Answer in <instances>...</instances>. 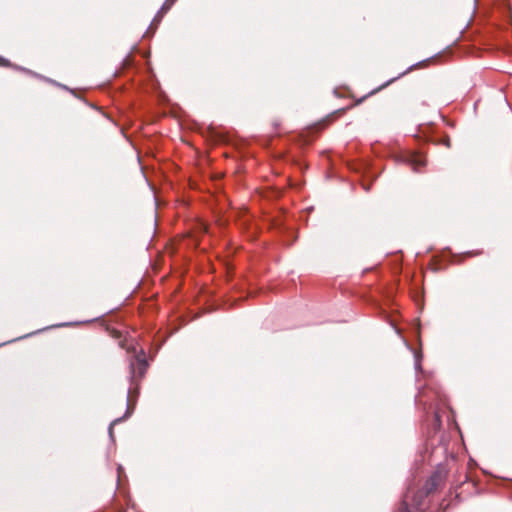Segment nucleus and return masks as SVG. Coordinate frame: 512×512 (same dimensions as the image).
<instances>
[{
    "label": "nucleus",
    "mask_w": 512,
    "mask_h": 512,
    "mask_svg": "<svg viewBox=\"0 0 512 512\" xmlns=\"http://www.w3.org/2000/svg\"><path fill=\"white\" fill-rule=\"evenodd\" d=\"M149 363L146 358V353L144 349H140L139 351H136L134 349V354L130 359L129 363V381H130V387L128 389L127 393V409L124 414V416L116 418L113 420L108 428V433L111 441H114V434H113V427L114 425L124 421L127 419L133 412L134 409V403H133V396L137 397L138 395V385L139 381L145 376L146 371L148 369Z\"/></svg>",
    "instance_id": "f257e3e1"
},
{
    "label": "nucleus",
    "mask_w": 512,
    "mask_h": 512,
    "mask_svg": "<svg viewBox=\"0 0 512 512\" xmlns=\"http://www.w3.org/2000/svg\"><path fill=\"white\" fill-rule=\"evenodd\" d=\"M414 367L417 376L421 375L426 383L423 387H419V391L415 397L416 404L422 406L425 411H428L434 407L435 402H442L441 394L438 390L431 387L429 383V374L426 372L421 365L423 354L421 351H414Z\"/></svg>",
    "instance_id": "f03ea898"
},
{
    "label": "nucleus",
    "mask_w": 512,
    "mask_h": 512,
    "mask_svg": "<svg viewBox=\"0 0 512 512\" xmlns=\"http://www.w3.org/2000/svg\"><path fill=\"white\" fill-rule=\"evenodd\" d=\"M396 159L409 165L416 172L426 165L425 156L419 152L403 151L396 156Z\"/></svg>",
    "instance_id": "7ed1b4c3"
},
{
    "label": "nucleus",
    "mask_w": 512,
    "mask_h": 512,
    "mask_svg": "<svg viewBox=\"0 0 512 512\" xmlns=\"http://www.w3.org/2000/svg\"><path fill=\"white\" fill-rule=\"evenodd\" d=\"M446 474L447 471L445 467L441 463H437L436 471L431 475L424 486V495L428 496L435 492L444 482Z\"/></svg>",
    "instance_id": "20e7f679"
},
{
    "label": "nucleus",
    "mask_w": 512,
    "mask_h": 512,
    "mask_svg": "<svg viewBox=\"0 0 512 512\" xmlns=\"http://www.w3.org/2000/svg\"><path fill=\"white\" fill-rule=\"evenodd\" d=\"M434 438H432L430 440L429 443H427V448L428 447H432V451H431V454L429 456V461L432 462L433 461V458H435L436 454H445L447 452V446L446 444L443 443V440L440 439L439 442L440 444L438 446H434Z\"/></svg>",
    "instance_id": "39448f33"
},
{
    "label": "nucleus",
    "mask_w": 512,
    "mask_h": 512,
    "mask_svg": "<svg viewBox=\"0 0 512 512\" xmlns=\"http://www.w3.org/2000/svg\"><path fill=\"white\" fill-rule=\"evenodd\" d=\"M433 427L435 432L440 429L441 427V418L437 411L434 412L433 416Z\"/></svg>",
    "instance_id": "423d86ee"
},
{
    "label": "nucleus",
    "mask_w": 512,
    "mask_h": 512,
    "mask_svg": "<svg viewBox=\"0 0 512 512\" xmlns=\"http://www.w3.org/2000/svg\"><path fill=\"white\" fill-rule=\"evenodd\" d=\"M176 0H166L161 8V12H167Z\"/></svg>",
    "instance_id": "0eeeda50"
},
{
    "label": "nucleus",
    "mask_w": 512,
    "mask_h": 512,
    "mask_svg": "<svg viewBox=\"0 0 512 512\" xmlns=\"http://www.w3.org/2000/svg\"><path fill=\"white\" fill-rule=\"evenodd\" d=\"M397 512H411L408 508V504L406 500H404L401 505L399 506Z\"/></svg>",
    "instance_id": "6e6552de"
},
{
    "label": "nucleus",
    "mask_w": 512,
    "mask_h": 512,
    "mask_svg": "<svg viewBox=\"0 0 512 512\" xmlns=\"http://www.w3.org/2000/svg\"><path fill=\"white\" fill-rule=\"evenodd\" d=\"M46 329H47V328L39 329V330H37L36 332H31V333H29V334H27V335H25V336L18 337L16 340H19V339L26 338V337H28V336H31V335L37 334V333H39V332H41V331H44V330H46Z\"/></svg>",
    "instance_id": "1a4fd4ad"
},
{
    "label": "nucleus",
    "mask_w": 512,
    "mask_h": 512,
    "mask_svg": "<svg viewBox=\"0 0 512 512\" xmlns=\"http://www.w3.org/2000/svg\"><path fill=\"white\" fill-rule=\"evenodd\" d=\"M75 323H61V324H57V325H52L50 328H54V327H65V326H72L74 325Z\"/></svg>",
    "instance_id": "9d476101"
},
{
    "label": "nucleus",
    "mask_w": 512,
    "mask_h": 512,
    "mask_svg": "<svg viewBox=\"0 0 512 512\" xmlns=\"http://www.w3.org/2000/svg\"><path fill=\"white\" fill-rule=\"evenodd\" d=\"M123 472V467L121 465L118 466L117 468V474H118V481L120 480L121 478V474Z\"/></svg>",
    "instance_id": "9b49d317"
},
{
    "label": "nucleus",
    "mask_w": 512,
    "mask_h": 512,
    "mask_svg": "<svg viewBox=\"0 0 512 512\" xmlns=\"http://www.w3.org/2000/svg\"><path fill=\"white\" fill-rule=\"evenodd\" d=\"M157 195H158L157 193L153 194V202H154L155 206L159 205V199H158Z\"/></svg>",
    "instance_id": "f8f14e48"
},
{
    "label": "nucleus",
    "mask_w": 512,
    "mask_h": 512,
    "mask_svg": "<svg viewBox=\"0 0 512 512\" xmlns=\"http://www.w3.org/2000/svg\"><path fill=\"white\" fill-rule=\"evenodd\" d=\"M8 64V61L4 58L0 57V66H6Z\"/></svg>",
    "instance_id": "ddd939ff"
},
{
    "label": "nucleus",
    "mask_w": 512,
    "mask_h": 512,
    "mask_svg": "<svg viewBox=\"0 0 512 512\" xmlns=\"http://www.w3.org/2000/svg\"><path fill=\"white\" fill-rule=\"evenodd\" d=\"M13 341H14V340H12V341H7V342H5V343H2V344H0V347H1L2 345H5V344L10 343V342H13Z\"/></svg>",
    "instance_id": "4468645a"
}]
</instances>
